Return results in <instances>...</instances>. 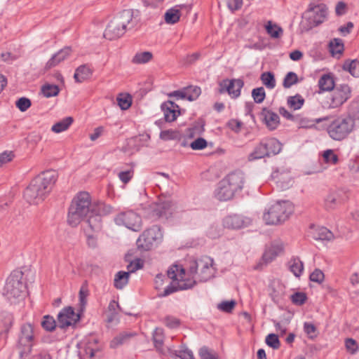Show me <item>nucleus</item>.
<instances>
[{
    "mask_svg": "<svg viewBox=\"0 0 359 359\" xmlns=\"http://www.w3.org/2000/svg\"><path fill=\"white\" fill-rule=\"evenodd\" d=\"M260 119L269 130H276L280 125L279 116L274 111L264 107L259 114Z\"/></svg>",
    "mask_w": 359,
    "mask_h": 359,
    "instance_id": "obj_16",
    "label": "nucleus"
},
{
    "mask_svg": "<svg viewBox=\"0 0 359 359\" xmlns=\"http://www.w3.org/2000/svg\"><path fill=\"white\" fill-rule=\"evenodd\" d=\"M161 109L163 111L164 118L166 122H172L180 114V107L174 102L168 100L163 102Z\"/></svg>",
    "mask_w": 359,
    "mask_h": 359,
    "instance_id": "obj_18",
    "label": "nucleus"
},
{
    "mask_svg": "<svg viewBox=\"0 0 359 359\" xmlns=\"http://www.w3.org/2000/svg\"><path fill=\"white\" fill-rule=\"evenodd\" d=\"M309 235L317 241H330L333 238V233L324 226L311 225L309 230Z\"/></svg>",
    "mask_w": 359,
    "mask_h": 359,
    "instance_id": "obj_23",
    "label": "nucleus"
},
{
    "mask_svg": "<svg viewBox=\"0 0 359 359\" xmlns=\"http://www.w3.org/2000/svg\"><path fill=\"white\" fill-rule=\"evenodd\" d=\"M349 112L354 120L359 119V99L351 102Z\"/></svg>",
    "mask_w": 359,
    "mask_h": 359,
    "instance_id": "obj_63",
    "label": "nucleus"
},
{
    "mask_svg": "<svg viewBox=\"0 0 359 359\" xmlns=\"http://www.w3.org/2000/svg\"><path fill=\"white\" fill-rule=\"evenodd\" d=\"M250 223L249 218H243L239 215H230L223 220L224 226L231 229H239L249 226Z\"/></svg>",
    "mask_w": 359,
    "mask_h": 359,
    "instance_id": "obj_19",
    "label": "nucleus"
},
{
    "mask_svg": "<svg viewBox=\"0 0 359 359\" xmlns=\"http://www.w3.org/2000/svg\"><path fill=\"white\" fill-rule=\"evenodd\" d=\"M304 330L310 339H314L317 337L318 332L316 327L311 323H304Z\"/></svg>",
    "mask_w": 359,
    "mask_h": 359,
    "instance_id": "obj_54",
    "label": "nucleus"
},
{
    "mask_svg": "<svg viewBox=\"0 0 359 359\" xmlns=\"http://www.w3.org/2000/svg\"><path fill=\"white\" fill-rule=\"evenodd\" d=\"M163 331L161 328H156L153 334V340L155 347L159 351H162L163 344Z\"/></svg>",
    "mask_w": 359,
    "mask_h": 359,
    "instance_id": "obj_46",
    "label": "nucleus"
},
{
    "mask_svg": "<svg viewBox=\"0 0 359 359\" xmlns=\"http://www.w3.org/2000/svg\"><path fill=\"white\" fill-rule=\"evenodd\" d=\"M151 212L149 213L151 217L158 218L167 217V212L170 209L169 203H151L150 207Z\"/></svg>",
    "mask_w": 359,
    "mask_h": 359,
    "instance_id": "obj_27",
    "label": "nucleus"
},
{
    "mask_svg": "<svg viewBox=\"0 0 359 359\" xmlns=\"http://www.w3.org/2000/svg\"><path fill=\"white\" fill-rule=\"evenodd\" d=\"M89 294V290L86 283H83L79 290V297L81 309L83 310L87 302V297Z\"/></svg>",
    "mask_w": 359,
    "mask_h": 359,
    "instance_id": "obj_48",
    "label": "nucleus"
},
{
    "mask_svg": "<svg viewBox=\"0 0 359 359\" xmlns=\"http://www.w3.org/2000/svg\"><path fill=\"white\" fill-rule=\"evenodd\" d=\"M153 58V54L150 51L137 52L132 58V63L135 65L146 64Z\"/></svg>",
    "mask_w": 359,
    "mask_h": 359,
    "instance_id": "obj_35",
    "label": "nucleus"
},
{
    "mask_svg": "<svg viewBox=\"0 0 359 359\" xmlns=\"http://www.w3.org/2000/svg\"><path fill=\"white\" fill-rule=\"evenodd\" d=\"M252 97L255 103H262L266 97L264 88L263 87L254 88L252 90Z\"/></svg>",
    "mask_w": 359,
    "mask_h": 359,
    "instance_id": "obj_49",
    "label": "nucleus"
},
{
    "mask_svg": "<svg viewBox=\"0 0 359 359\" xmlns=\"http://www.w3.org/2000/svg\"><path fill=\"white\" fill-rule=\"evenodd\" d=\"M13 317L11 313L3 311L0 313V330L1 332H8L12 326Z\"/></svg>",
    "mask_w": 359,
    "mask_h": 359,
    "instance_id": "obj_31",
    "label": "nucleus"
},
{
    "mask_svg": "<svg viewBox=\"0 0 359 359\" xmlns=\"http://www.w3.org/2000/svg\"><path fill=\"white\" fill-rule=\"evenodd\" d=\"M163 234L159 226H154L144 231L139 237L137 245L144 250H150L155 244L161 242Z\"/></svg>",
    "mask_w": 359,
    "mask_h": 359,
    "instance_id": "obj_10",
    "label": "nucleus"
},
{
    "mask_svg": "<svg viewBox=\"0 0 359 359\" xmlns=\"http://www.w3.org/2000/svg\"><path fill=\"white\" fill-rule=\"evenodd\" d=\"M236 302L233 300L231 301H225L222 302L220 304H218L217 308L218 309L229 313L231 312L233 308L235 307Z\"/></svg>",
    "mask_w": 359,
    "mask_h": 359,
    "instance_id": "obj_61",
    "label": "nucleus"
},
{
    "mask_svg": "<svg viewBox=\"0 0 359 359\" xmlns=\"http://www.w3.org/2000/svg\"><path fill=\"white\" fill-rule=\"evenodd\" d=\"M345 347L350 354H355L358 351V345L356 341L351 338L345 340Z\"/></svg>",
    "mask_w": 359,
    "mask_h": 359,
    "instance_id": "obj_57",
    "label": "nucleus"
},
{
    "mask_svg": "<svg viewBox=\"0 0 359 359\" xmlns=\"http://www.w3.org/2000/svg\"><path fill=\"white\" fill-rule=\"evenodd\" d=\"M323 160L326 163L335 165L339 161L338 156L334 154L332 149H327L323 154Z\"/></svg>",
    "mask_w": 359,
    "mask_h": 359,
    "instance_id": "obj_50",
    "label": "nucleus"
},
{
    "mask_svg": "<svg viewBox=\"0 0 359 359\" xmlns=\"http://www.w3.org/2000/svg\"><path fill=\"white\" fill-rule=\"evenodd\" d=\"M267 157V152L264 149L260 142L255 147L254 150L248 155V161H252Z\"/></svg>",
    "mask_w": 359,
    "mask_h": 359,
    "instance_id": "obj_43",
    "label": "nucleus"
},
{
    "mask_svg": "<svg viewBox=\"0 0 359 359\" xmlns=\"http://www.w3.org/2000/svg\"><path fill=\"white\" fill-rule=\"evenodd\" d=\"M198 354L201 359H219L218 353L207 346L201 347Z\"/></svg>",
    "mask_w": 359,
    "mask_h": 359,
    "instance_id": "obj_45",
    "label": "nucleus"
},
{
    "mask_svg": "<svg viewBox=\"0 0 359 359\" xmlns=\"http://www.w3.org/2000/svg\"><path fill=\"white\" fill-rule=\"evenodd\" d=\"M260 144L267 152V157L278 154L282 149L281 143L273 137L263 139Z\"/></svg>",
    "mask_w": 359,
    "mask_h": 359,
    "instance_id": "obj_22",
    "label": "nucleus"
},
{
    "mask_svg": "<svg viewBox=\"0 0 359 359\" xmlns=\"http://www.w3.org/2000/svg\"><path fill=\"white\" fill-rule=\"evenodd\" d=\"M23 196L27 202H30L36 199L43 201L46 197L43 191L39 189L33 180L24 191Z\"/></svg>",
    "mask_w": 359,
    "mask_h": 359,
    "instance_id": "obj_21",
    "label": "nucleus"
},
{
    "mask_svg": "<svg viewBox=\"0 0 359 359\" xmlns=\"http://www.w3.org/2000/svg\"><path fill=\"white\" fill-rule=\"evenodd\" d=\"M236 193L230 186L224 183V180H221L219 183L218 188L216 191V198L220 201H227L233 199Z\"/></svg>",
    "mask_w": 359,
    "mask_h": 359,
    "instance_id": "obj_24",
    "label": "nucleus"
},
{
    "mask_svg": "<svg viewBox=\"0 0 359 359\" xmlns=\"http://www.w3.org/2000/svg\"><path fill=\"white\" fill-rule=\"evenodd\" d=\"M327 132L334 140L341 141L346 138L355 128V121L350 115H341L335 118L330 116Z\"/></svg>",
    "mask_w": 359,
    "mask_h": 359,
    "instance_id": "obj_4",
    "label": "nucleus"
},
{
    "mask_svg": "<svg viewBox=\"0 0 359 359\" xmlns=\"http://www.w3.org/2000/svg\"><path fill=\"white\" fill-rule=\"evenodd\" d=\"M97 340L95 338L90 339L86 344L83 351L79 352L80 359H91L95 353L100 351V347L97 345Z\"/></svg>",
    "mask_w": 359,
    "mask_h": 359,
    "instance_id": "obj_25",
    "label": "nucleus"
},
{
    "mask_svg": "<svg viewBox=\"0 0 359 359\" xmlns=\"http://www.w3.org/2000/svg\"><path fill=\"white\" fill-rule=\"evenodd\" d=\"M135 22L133 20V11L126 9L119 12L108 23L104 36L109 40H114L122 36L127 29L135 27Z\"/></svg>",
    "mask_w": 359,
    "mask_h": 359,
    "instance_id": "obj_3",
    "label": "nucleus"
},
{
    "mask_svg": "<svg viewBox=\"0 0 359 359\" xmlns=\"http://www.w3.org/2000/svg\"><path fill=\"white\" fill-rule=\"evenodd\" d=\"M266 343L269 346L274 349H278L280 345L278 337L275 334H269L267 335L266 337Z\"/></svg>",
    "mask_w": 359,
    "mask_h": 359,
    "instance_id": "obj_56",
    "label": "nucleus"
},
{
    "mask_svg": "<svg viewBox=\"0 0 359 359\" xmlns=\"http://www.w3.org/2000/svg\"><path fill=\"white\" fill-rule=\"evenodd\" d=\"M265 29L271 38L278 39L283 34V29L276 24H273L271 21H268L265 25Z\"/></svg>",
    "mask_w": 359,
    "mask_h": 359,
    "instance_id": "obj_39",
    "label": "nucleus"
},
{
    "mask_svg": "<svg viewBox=\"0 0 359 359\" xmlns=\"http://www.w3.org/2000/svg\"><path fill=\"white\" fill-rule=\"evenodd\" d=\"M34 339V326L29 323L22 324L20 329L17 343V348L20 351V355L21 357H22L24 353H27L30 351Z\"/></svg>",
    "mask_w": 359,
    "mask_h": 359,
    "instance_id": "obj_9",
    "label": "nucleus"
},
{
    "mask_svg": "<svg viewBox=\"0 0 359 359\" xmlns=\"http://www.w3.org/2000/svg\"><path fill=\"white\" fill-rule=\"evenodd\" d=\"M118 225H124L133 231H138L141 226L140 217L133 211L123 212L115 218Z\"/></svg>",
    "mask_w": 359,
    "mask_h": 359,
    "instance_id": "obj_12",
    "label": "nucleus"
},
{
    "mask_svg": "<svg viewBox=\"0 0 359 359\" xmlns=\"http://www.w3.org/2000/svg\"><path fill=\"white\" fill-rule=\"evenodd\" d=\"M143 262L140 259H136L135 260L131 262L127 266L128 271L129 275L131 273H134L138 269L142 268Z\"/></svg>",
    "mask_w": 359,
    "mask_h": 359,
    "instance_id": "obj_62",
    "label": "nucleus"
},
{
    "mask_svg": "<svg viewBox=\"0 0 359 359\" xmlns=\"http://www.w3.org/2000/svg\"><path fill=\"white\" fill-rule=\"evenodd\" d=\"M41 92L44 97H50L58 95L60 88L57 85L45 84L41 88Z\"/></svg>",
    "mask_w": 359,
    "mask_h": 359,
    "instance_id": "obj_44",
    "label": "nucleus"
},
{
    "mask_svg": "<svg viewBox=\"0 0 359 359\" xmlns=\"http://www.w3.org/2000/svg\"><path fill=\"white\" fill-rule=\"evenodd\" d=\"M129 273L126 271H118L114 276V285L116 289H123L128 282Z\"/></svg>",
    "mask_w": 359,
    "mask_h": 359,
    "instance_id": "obj_34",
    "label": "nucleus"
},
{
    "mask_svg": "<svg viewBox=\"0 0 359 359\" xmlns=\"http://www.w3.org/2000/svg\"><path fill=\"white\" fill-rule=\"evenodd\" d=\"M290 271L296 276L299 277L304 270L303 262L299 257H293L288 262Z\"/></svg>",
    "mask_w": 359,
    "mask_h": 359,
    "instance_id": "obj_33",
    "label": "nucleus"
},
{
    "mask_svg": "<svg viewBox=\"0 0 359 359\" xmlns=\"http://www.w3.org/2000/svg\"><path fill=\"white\" fill-rule=\"evenodd\" d=\"M110 212V206L106 203H72L68 212L67 222L75 227L86 217L93 215H104Z\"/></svg>",
    "mask_w": 359,
    "mask_h": 359,
    "instance_id": "obj_2",
    "label": "nucleus"
},
{
    "mask_svg": "<svg viewBox=\"0 0 359 359\" xmlns=\"http://www.w3.org/2000/svg\"><path fill=\"white\" fill-rule=\"evenodd\" d=\"M305 102L304 98L299 94L294 96H289L287 99L288 107L293 110L300 109Z\"/></svg>",
    "mask_w": 359,
    "mask_h": 359,
    "instance_id": "obj_37",
    "label": "nucleus"
},
{
    "mask_svg": "<svg viewBox=\"0 0 359 359\" xmlns=\"http://www.w3.org/2000/svg\"><path fill=\"white\" fill-rule=\"evenodd\" d=\"M41 324L44 330L49 332L54 330L56 326L55 319L50 316H45Z\"/></svg>",
    "mask_w": 359,
    "mask_h": 359,
    "instance_id": "obj_51",
    "label": "nucleus"
},
{
    "mask_svg": "<svg viewBox=\"0 0 359 359\" xmlns=\"http://www.w3.org/2000/svg\"><path fill=\"white\" fill-rule=\"evenodd\" d=\"M92 69L87 65H83L76 68L74 78L77 83H82L91 76Z\"/></svg>",
    "mask_w": 359,
    "mask_h": 359,
    "instance_id": "obj_28",
    "label": "nucleus"
},
{
    "mask_svg": "<svg viewBox=\"0 0 359 359\" xmlns=\"http://www.w3.org/2000/svg\"><path fill=\"white\" fill-rule=\"evenodd\" d=\"M260 79L262 83L269 89L276 87V79L273 72H265L261 74Z\"/></svg>",
    "mask_w": 359,
    "mask_h": 359,
    "instance_id": "obj_42",
    "label": "nucleus"
},
{
    "mask_svg": "<svg viewBox=\"0 0 359 359\" xmlns=\"http://www.w3.org/2000/svg\"><path fill=\"white\" fill-rule=\"evenodd\" d=\"M79 319V314L76 313L71 306L63 309L57 316L59 326L62 328L75 324Z\"/></svg>",
    "mask_w": 359,
    "mask_h": 359,
    "instance_id": "obj_15",
    "label": "nucleus"
},
{
    "mask_svg": "<svg viewBox=\"0 0 359 359\" xmlns=\"http://www.w3.org/2000/svg\"><path fill=\"white\" fill-rule=\"evenodd\" d=\"M185 99L189 101L196 100L201 93V89L197 86H189L184 88Z\"/></svg>",
    "mask_w": 359,
    "mask_h": 359,
    "instance_id": "obj_41",
    "label": "nucleus"
},
{
    "mask_svg": "<svg viewBox=\"0 0 359 359\" xmlns=\"http://www.w3.org/2000/svg\"><path fill=\"white\" fill-rule=\"evenodd\" d=\"M72 202H91V197L88 191H83L79 192Z\"/></svg>",
    "mask_w": 359,
    "mask_h": 359,
    "instance_id": "obj_59",
    "label": "nucleus"
},
{
    "mask_svg": "<svg viewBox=\"0 0 359 359\" xmlns=\"http://www.w3.org/2000/svg\"><path fill=\"white\" fill-rule=\"evenodd\" d=\"M21 271H14L8 277L4 287V295L11 302L16 303L26 295V285L22 282Z\"/></svg>",
    "mask_w": 359,
    "mask_h": 359,
    "instance_id": "obj_6",
    "label": "nucleus"
},
{
    "mask_svg": "<svg viewBox=\"0 0 359 359\" xmlns=\"http://www.w3.org/2000/svg\"><path fill=\"white\" fill-rule=\"evenodd\" d=\"M330 118V117L329 116L315 119H309L306 118H300L299 117V120L297 122H299L301 128H311L313 127H315L316 123H319L324 121H328Z\"/></svg>",
    "mask_w": 359,
    "mask_h": 359,
    "instance_id": "obj_36",
    "label": "nucleus"
},
{
    "mask_svg": "<svg viewBox=\"0 0 359 359\" xmlns=\"http://www.w3.org/2000/svg\"><path fill=\"white\" fill-rule=\"evenodd\" d=\"M135 335V333L134 332H121L113 338V339L110 341L109 346L111 348H116L118 346L127 343Z\"/></svg>",
    "mask_w": 359,
    "mask_h": 359,
    "instance_id": "obj_29",
    "label": "nucleus"
},
{
    "mask_svg": "<svg viewBox=\"0 0 359 359\" xmlns=\"http://www.w3.org/2000/svg\"><path fill=\"white\" fill-rule=\"evenodd\" d=\"M134 175L133 168H130V170L126 171H121L118 173L119 180L124 184L128 183L130 180L133 178Z\"/></svg>",
    "mask_w": 359,
    "mask_h": 359,
    "instance_id": "obj_58",
    "label": "nucleus"
},
{
    "mask_svg": "<svg viewBox=\"0 0 359 359\" xmlns=\"http://www.w3.org/2000/svg\"><path fill=\"white\" fill-rule=\"evenodd\" d=\"M118 104L122 110L128 109L132 104V98L129 95L117 97Z\"/></svg>",
    "mask_w": 359,
    "mask_h": 359,
    "instance_id": "obj_53",
    "label": "nucleus"
},
{
    "mask_svg": "<svg viewBox=\"0 0 359 359\" xmlns=\"http://www.w3.org/2000/svg\"><path fill=\"white\" fill-rule=\"evenodd\" d=\"M164 18L166 23L175 24L180 20V11L177 8V6L171 8L165 12Z\"/></svg>",
    "mask_w": 359,
    "mask_h": 359,
    "instance_id": "obj_38",
    "label": "nucleus"
},
{
    "mask_svg": "<svg viewBox=\"0 0 359 359\" xmlns=\"http://www.w3.org/2000/svg\"><path fill=\"white\" fill-rule=\"evenodd\" d=\"M15 105L20 111L24 112L31 107L32 102L29 98L22 97L16 101Z\"/></svg>",
    "mask_w": 359,
    "mask_h": 359,
    "instance_id": "obj_52",
    "label": "nucleus"
},
{
    "mask_svg": "<svg viewBox=\"0 0 359 359\" xmlns=\"http://www.w3.org/2000/svg\"><path fill=\"white\" fill-rule=\"evenodd\" d=\"M299 79L297 74L293 72H290L285 75L283 79V86L285 88H289L294 84L297 83Z\"/></svg>",
    "mask_w": 359,
    "mask_h": 359,
    "instance_id": "obj_47",
    "label": "nucleus"
},
{
    "mask_svg": "<svg viewBox=\"0 0 359 359\" xmlns=\"http://www.w3.org/2000/svg\"><path fill=\"white\" fill-rule=\"evenodd\" d=\"M175 355L182 359H194L193 352L187 347L182 346L175 351Z\"/></svg>",
    "mask_w": 359,
    "mask_h": 359,
    "instance_id": "obj_55",
    "label": "nucleus"
},
{
    "mask_svg": "<svg viewBox=\"0 0 359 359\" xmlns=\"http://www.w3.org/2000/svg\"><path fill=\"white\" fill-rule=\"evenodd\" d=\"M327 7L325 4L310 2L303 18L306 22L307 29H312L322 24L326 19Z\"/></svg>",
    "mask_w": 359,
    "mask_h": 359,
    "instance_id": "obj_8",
    "label": "nucleus"
},
{
    "mask_svg": "<svg viewBox=\"0 0 359 359\" xmlns=\"http://www.w3.org/2000/svg\"><path fill=\"white\" fill-rule=\"evenodd\" d=\"M271 177L280 190L289 189L293 183L290 172L288 170L277 169L272 172Z\"/></svg>",
    "mask_w": 359,
    "mask_h": 359,
    "instance_id": "obj_14",
    "label": "nucleus"
},
{
    "mask_svg": "<svg viewBox=\"0 0 359 359\" xmlns=\"http://www.w3.org/2000/svg\"><path fill=\"white\" fill-rule=\"evenodd\" d=\"M71 53L72 49L70 47H65L61 49L53 55V57L48 61L46 66L48 68L56 66L60 62L65 60L71 54Z\"/></svg>",
    "mask_w": 359,
    "mask_h": 359,
    "instance_id": "obj_26",
    "label": "nucleus"
},
{
    "mask_svg": "<svg viewBox=\"0 0 359 359\" xmlns=\"http://www.w3.org/2000/svg\"><path fill=\"white\" fill-rule=\"evenodd\" d=\"M283 251L284 244L282 242L273 243L265 250L262 259L265 263H269L283 254Z\"/></svg>",
    "mask_w": 359,
    "mask_h": 359,
    "instance_id": "obj_20",
    "label": "nucleus"
},
{
    "mask_svg": "<svg viewBox=\"0 0 359 359\" xmlns=\"http://www.w3.org/2000/svg\"><path fill=\"white\" fill-rule=\"evenodd\" d=\"M223 180L224 184H228L237 192L243 187L245 182L244 174L240 170H236L229 174Z\"/></svg>",
    "mask_w": 359,
    "mask_h": 359,
    "instance_id": "obj_17",
    "label": "nucleus"
},
{
    "mask_svg": "<svg viewBox=\"0 0 359 359\" xmlns=\"http://www.w3.org/2000/svg\"><path fill=\"white\" fill-rule=\"evenodd\" d=\"M74 119L71 116H67L61 121L55 123L51 128V130L55 133H60L67 130L72 124Z\"/></svg>",
    "mask_w": 359,
    "mask_h": 359,
    "instance_id": "obj_32",
    "label": "nucleus"
},
{
    "mask_svg": "<svg viewBox=\"0 0 359 359\" xmlns=\"http://www.w3.org/2000/svg\"><path fill=\"white\" fill-rule=\"evenodd\" d=\"M57 174L54 171H46L37 176L33 181L45 196L48 194L57 181Z\"/></svg>",
    "mask_w": 359,
    "mask_h": 359,
    "instance_id": "obj_13",
    "label": "nucleus"
},
{
    "mask_svg": "<svg viewBox=\"0 0 359 359\" xmlns=\"http://www.w3.org/2000/svg\"><path fill=\"white\" fill-rule=\"evenodd\" d=\"M343 69L348 72L354 77H359V61L346 60L343 65Z\"/></svg>",
    "mask_w": 359,
    "mask_h": 359,
    "instance_id": "obj_40",
    "label": "nucleus"
},
{
    "mask_svg": "<svg viewBox=\"0 0 359 359\" xmlns=\"http://www.w3.org/2000/svg\"><path fill=\"white\" fill-rule=\"evenodd\" d=\"M279 114L285 119L297 122L299 120V116H296L290 113L288 110H287L284 107H280L279 108Z\"/></svg>",
    "mask_w": 359,
    "mask_h": 359,
    "instance_id": "obj_60",
    "label": "nucleus"
},
{
    "mask_svg": "<svg viewBox=\"0 0 359 359\" xmlns=\"http://www.w3.org/2000/svg\"><path fill=\"white\" fill-rule=\"evenodd\" d=\"M190 147L194 150H201L207 147V142L205 139L199 137L192 142Z\"/></svg>",
    "mask_w": 359,
    "mask_h": 359,
    "instance_id": "obj_64",
    "label": "nucleus"
},
{
    "mask_svg": "<svg viewBox=\"0 0 359 359\" xmlns=\"http://www.w3.org/2000/svg\"><path fill=\"white\" fill-rule=\"evenodd\" d=\"M293 203H272L263 214V220L267 225H280L284 223L294 212Z\"/></svg>",
    "mask_w": 359,
    "mask_h": 359,
    "instance_id": "obj_5",
    "label": "nucleus"
},
{
    "mask_svg": "<svg viewBox=\"0 0 359 359\" xmlns=\"http://www.w3.org/2000/svg\"><path fill=\"white\" fill-rule=\"evenodd\" d=\"M351 97V89L348 84L337 85L321 102L323 108L334 109L341 107Z\"/></svg>",
    "mask_w": 359,
    "mask_h": 359,
    "instance_id": "obj_7",
    "label": "nucleus"
},
{
    "mask_svg": "<svg viewBox=\"0 0 359 359\" xmlns=\"http://www.w3.org/2000/svg\"><path fill=\"white\" fill-rule=\"evenodd\" d=\"M215 273L214 261L207 256L191 261L187 271L181 265L173 264L167 271V276L172 282L158 295L165 297L179 290L191 288L197 281L205 282L211 279Z\"/></svg>",
    "mask_w": 359,
    "mask_h": 359,
    "instance_id": "obj_1",
    "label": "nucleus"
},
{
    "mask_svg": "<svg viewBox=\"0 0 359 359\" xmlns=\"http://www.w3.org/2000/svg\"><path fill=\"white\" fill-rule=\"evenodd\" d=\"M219 93H227L233 98H238L241 95V89L244 86V81L241 79H223L219 83Z\"/></svg>",
    "mask_w": 359,
    "mask_h": 359,
    "instance_id": "obj_11",
    "label": "nucleus"
},
{
    "mask_svg": "<svg viewBox=\"0 0 359 359\" xmlns=\"http://www.w3.org/2000/svg\"><path fill=\"white\" fill-rule=\"evenodd\" d=\"M318 86L323 91H332L337 85L334 84L333 77L330 74H323L318 81Z\"/></svg>",
    "mask_w": 359,
    "mask_h": 359,
    "instance_id": "obj_30",
    "label": "nucleus"
}]
</instances>
